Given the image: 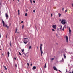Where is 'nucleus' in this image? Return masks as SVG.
Returning <instances> with one entry per match:
<instances>
[{
  "label": "nucleus",
  "instance_id": "obj_33",
  "mask_svg": "<svg viewBox=\"0 0 73 73\" xmlns=\"http://www.w3.org/2000/svg\"><path fill=\"white\" fill-rule=\"evenodd\" d=\"M30 65H31V66H32V64L31 63Z\"/></svg>",
  "mask_w": 73,
  "mask_h": 73
},
{
  "label": "nucleus",
  "instance_id": "obj_3",
  "mask_svg": "<svg viewBox=\"0 0 73 73\" xmlns=\"http://www.w3.org/2000/svg\"><path fill=\"white\" fill-rule=\"evenodd\" d=\"M53 68L54 70H56V71H58V70H57V68H56V67L55 66L53 67Z\"/></svg>",
  "mask_w": 73,
  "mask_h": 73
},
{
  "label": "nucleus",
  "instance_id": "obj_2",
  "mask_svg": "<svg viewBox=\"0 0 73 73\" xmlns=\"http://www.w3.org/2000/svg\"><path fill=\"white\" fill-rule=\"evenodd\" d=\"M24 43L25 44H27L28 42V39H28V38H24Z\"/></svg>",
  "mask_w": 73,
  "mask_h": 73
},
{
  "label": "nucleus",
  "instance_id": "obj_29",
  "mask_svg": "<svg viewBox=\"0 0 73 73\" xmlns=\"http://www.w3.org/2000/svg\"><path fill=\"white\" fill-rule=\"evenodd\" d=\"M35 27L36 28V29L37 30V31H38L37 29V27H36V26H35Z\"/></svg>",
  "mask_w": 73,
  "mask_h": 73
},
{
  "label": "nucleus",
  "instance_id": "obj_40",
  "mask_svg": "<svg viewBox=\"0 0 73 73\" xmlns=\"http://www.w3.org/2000/svg\"><path fill=\"white\" fill-rule=\"evenodd\" d=\"M64 8H62V11H64Z\"/></svg>",
  "mask_w": 73,
  "mask_h": 73
},
{
  "label": "nucleus",
  "instance_id": "obj_45",
  "mask_svg": "<svg viewBox=\"0 0 73 73\" xmlns=\"http://www.w3.org/2000/svg\"><path fill=\"white\" fill-rule=\"evenodd\" d=\"M69 73H73V71L71 73V72H69Z\"/></svg>",
  "mask_w": 73,
  "mask_h": 73
},
{
  "label": "nucleus",
  "instance_id": "obj_7",
  "mask_svg": "<svg viewBox=\"0 0 73 73\" xmlns=\"http://www.w3.org/2000/svg\"><path fill=\"white\" fill-rule=\"evenodd\" d=\"M65 21H66V20H65V19H63L62 20L61 23H63V22Z\"/></svg>",
  "mask_w": 73,
  "mask_h": 73
},
{
  "label": "nucleus",
  "instance_id": "obj_8",
  "mask_svg": "<svg viewBox=\"0 0 73 73\" xmlns=\"http://www.w3.org/2000/svg\"><path fill=\"white\" fill-rule=\"evenodd\" d=\"M71 34H72L71 33H69L68 34V36L69 37H70L71 36Z\"/></svg>",
  "mask_w": 73,
  "mask_h": 73
},
{
  "label": "nucleus",
  "instance_id": "obj_4",
  "mask_svg": "<svg viewBox=\"0 0 73 73\" xmlns=\"http://www.w3.org/2000/svg\"><path fill=\"white\" fill-rule=\"evenodd\" d=\"M66 41L67 42H68V36H66Z\"/></svg>",
  "mask_w": 73,
  "mask_h": 73
},
{
  "label": "nucleus",
  "instance_id": "obj_23",
  "mask_svg": "<svg viewBox=\"0 0 73 73\" xmlns=\"http://www.w3.org/2000/svg\"><path fill=\"white\" fill-rule=\"evenodd\" d=\"M22 52H24V50L23 49V50H21Z\"/></svg>",
  "mask_w": 73,
  "mask_h": 73
},
{
  "label": "nucleus",
  "instance_id": "obj_52",
  "mask_svg": "<svg viewBox=\"0 0 73 73\" xmlns=\"http://www.w3.org/2000/svg\"><path fill=\"white\" fill-rule=\"evenodd\" d=\"M1 14V11H0V15Z\"/></svg>",
  "mask_w": 73,
  "mask_h": 73
},
{
  "label": "nucleus",
  "instance_id": "obj_42",
  "mask_svg": "<svg viewBox=\"0 0 73 73\" xmlns=\"http://www.w3.org/2000/svg\"><path fill=\"white\" fill-rule=\"evenodd\" d=\"M59 72H60L61 73H62V72H61V71H60V70H59Z\"/></svg>",
  "mask_w": 73,
  "mask_h": 73
},
{
  "label": "nucleus",
  "instance_id": "obj_11",
  "mask_svg": "<svg viewBox=\"0 0 73 73\" xmlns=\"http://www.w3.org/2000/svg\"><path fill=\"white\" fill-rule=\"evenodd\" d=\"M10 54V53H9V52H7V54L8 56V57H9V54Z\"/></svg>",
  "mask_w": 73,
  "mask_h": 73
},
{
  "label": "nucleus",
  "instance_id": "obj_50",
  "mask_svg": "<svg viewBox=\"0 0 73 73\" xmlns=\"http://www.w3.org/2000/svg\"><path fill=\"white\" fill-rule=\"evenodd\" d=\"M6 38H7V35H6Z\"/></svg>",
  "mask_w": 73,
  "mask_h": 73
},
{
  "label": "nucleus",
  "instance_id": "obj_47",
  "mask_svg": "<svg viewBox=\"0 0 73 73\" xmlns=\"http://www.w3.org/2000/svg\"><path fill=\"white\" fill-rule=\"evenodd\" d=\"M21 23H23V21H22Z\"/></svg>",
  "mask_w": 73,
  "mask_h": 73
},
{
  "label": "nucleus",
  "instance_id": "obj_57",
  "mask_svg": "<svg viewBox=\"0 0 73 73\" xmlns=\"http://www.w3.org/2000/svg\"><path fill=\"white\" fill-rule=\"evenodd\" d=\"M1 5V3H0V5Z\"/></svg>",
  "mask_w": 73,
  "mask_h": 73
},
{
  "label": "nucleus",
  "instance_id": "obj_36",
  "mask_svg": "<svg viewBox=\"0 0 73 73\" xmlns=\"http://www.w3.org/2000/svg\"><path fill=\"white\" fill-rule=\"evenodd\" d=\"M33 3H36V2H35V1H33Z\"/></svg>",
  "mask_w": 73,
  "mask_h": 73
},
{
  "label": "nucleus",
  "instance_id": "obj_37",
  "mask_svg": "<svg viewBox=\"0 0 73 73\" xmlns=\"http://www.w3.org/2000/svg\"><path fill=\"white\" fill-rule=\"evenodd\" d=\"M15 67H16L17 66V64H15Z\"/></svg>",
  "mask_w": 73,
  "mask_h": 73
},
{
  "label": "nucleus",
  "instance_id": "obj_62",
  "mask_svg": "<svg viewBox=\"0 0 73 73\" xmlns=\"http://www.w3.org/2000/svg\"><path fill=\"white\" fill-rule=\"evenodd\" d=\"M8 1H9V0H8Z\"/></svg>",
  "mask_w": 73,
  "mask_h": 73
},
{
  "label": "nucleus",
  "instance_id": "obj_25",
  "mask_svg": "<svg viewBox=\"0 0 73 73\" xmlns=\"http://www.w3.org/2000/svg\"><path fill=\"white\" fill-rule=\"evenodd\" d=\"M30 2H31V4L32 3V0H30Z\"/></svg>",
  "mask_w": 73,
  "mask_h": 73
},
{
  "label": "nucleus",
  "instance_id": "obj_26",
  "mask_svg": "<svg viewBox=\"0 0 73 73\" xmlns=\"http://www.w3.org/2000/svg\"><path fill=\"white\" fill-rule=\"evenodd\" d=\"M62 26H61V27L60 28V29H62Z\"/></svg>",
  "mask_w": 73,
  "mask_h": 73
},
{
  "label": "nucleus",
  "instance_id": "obj_63",
  "mask_svg": "<svg viewBox=\"0 0 73 73\" xmlns=\"http://www.w3.org/2000/svg\"><path fill=\"white\" fill-rule=\"evenodd\" d=\"M1 73H3V72H1Z\"/></svg>",
  "mask_w": 73,
  "mask_h": 73
},
{
  "label": "nucleus",
  "instance_id": "obj_39",
  "mask_svg": "<svg viewBox=\"0 0 73 73\" xmlns=\"http://www.w3.org/2000/svg\"><path fill=\"white\" fill-rule=\"evenodd\" d=\"M14 60H16V57H14Z\"/></svg>",
  "mask_w": 73,
  "mask_h": 73
},
{
  "label": "nucleus",
  "instance_id": "obj_15",
  "mask_svg": "<svg viewBox=\"0 0 73 73\" xmlns=\"http://www.w3.org/2000/svg\"><path fill=\"white\" fill-rule=\"evenodd\" d=\"M69 33H71V30H70V27H69Z\"/></svg>",
  "mask_w": 73,
  "mask_h": 73
},
{
  "label": "nucleus",
  "instance_id": "obj_31",
  "mask_svg": "<svg viewBox=\"0 0 73 73\" xmlns=\"http://www.w3.org/2000/svg\"><path fill=\"white\" fill-rule=\"evenodd\" d=\"M25 16H27V13H25Z\"/></svg>",
  "mask_w": 73,
  "mask_h": 73
},
{
  "label": "nucleus",
  "instance_id": "obj_44",
  "mask_svg": "<svg viewBox=\"0 0 73 73\" xmlns=\"http://www.w3.org/2000/svg\"><path fill=\"white\" fill-rule=\"evenodd\" d=\"M27 65H28V66H29V63H27Z\"/></svg>",
  "mask_w": 73,
  "mask_h": 73
},
{
  "label": "nucleus",
  "instance_id": "obj_1",
  "mask_svg": "<svg viewBox=\"0 0 73 73\" xmlns=\"http://www.w3.org/2000/svg\"><path fill=\"white\" fill-rule=\"evenodd\" d=\"M42 44H40V48L41 52V56H42V54H43V51H42Z\"/></svg>",
  "mask_w": 73,
  "mask_h": 73
},
{
  "label": "nucleus",
  "instance_id": "obj_27",
  "mask_svg": "<svg viewBox=\"0 0 73 73\" xmlns=\"http://www.w3.org/2000/svg\"><path fill=\"white\" fill-rule=\"evenodd\" d=\"M31 46H30L29 47V49H31Z\"/></svg>",
  "mask_w": 73,
  "mask_h": 73
},
{
  "label": "nucleus",
  "instance_id": "obj_30",
  "mask_svg": "<svg viewBox=\"0 0 73 73\" xmlns=\"http://www.w3.org/2000/svg\"><path fill=\"white\" fill-rule=\"evenodd\" d=\"M67 11H68V10H66L65 11V12L66 13V12H67Z\"/></svg>",
  "mask_w": 73,
  "mask_h": 73
},
{
  "label": "nucleus",
  "instance_id": "obj_46",
  "mask_svg": "<svg viewBox=\"0 0 73 73\" xmlns=\"http://www.w3.org/2000/svg\"><path fill=\"white\" fill-rule=\"evenodd\" d=\"M61 21V19L59 20V21Z\"/></svg>",
  "mask_w": 73,
  "mask_h": 73
},
{
  "label": "nucleus",
  "instance_id": "obj_49",
  "mask_svg": "<svg viewBox=\"0 0 73 73\" xmlns=\"http://www.w3.org/2000/svg\"><path fill=\"white\" fill-rule=\"evenodd\" d=\"M18 0V1L19 3V2H20V0Z\"/></svg>",
  "mask_w": 73,
  "mask_h": 73
},
{
  "label": "nucleus",
  "instance_id": "obj_5",
  "mask_svg": "<svg viewBox=\"0 0 73 73\" xmlns=\"http://www.w3.org/2000/svg\"><path fill=\"white\" fill-rule=\"evenodd\" d=\"M56 25H53L52 26V27L54 29H56Z\"/></svg>",
  "mask_w": 73,
  "mask_h": 73
},
{
  "label": "nucleus",
  "instance_id": "obj_6",
  "mask_svg": "<svg viewBox=\"0 0 73 73\" xmlns=\"http://www.w3.org/2000/svg\"><path fill=\"white\" fill-rule=\"evenodd\" d=\"M2 23L3 24V25L4 27V26L5 25V23H4V21L3 20H2Z\"/></svg>",
  "mask_w": 73,
  "mask_h": 73
},
{
  "label": "nucleus",
  "instance_id": "obj_38",
  "mask_svg": "<svg viewBox=\"0 0 73 73\" xmlns=\"http://www.w3.org/2000/svg\"><path fill=\"white\" fill-rule=\"evenodd\" d=\"M52 31H55V30L53 29H52Z\"/></svg>",
  "mask_w": 73,
  "mask_h": 73
},
{
  "label": "nucleus",
  "instance_id": "obj_53",
  "mask_svg": "<svg viewBox=\"0 0 73 73\" xmlns=\"http://www.w3.org/2000/svg\"><path fill=\"white\" fill-rule=\"evenodd\" d=\"M30 44V43H28V45H29V44Z\"/></svg>",
  "mask_w": 73,
  "mask_h": 73
},
{
  "label": "nucleus",
  "instance_id": "obj_60",
  "mask_svg": "<svg viewBox=\"0 0 73 73\" xmlns=\"http://www.w3.org/2000/svg\"><path fill=\"white\" fill-rule=\"evenodd\" d=\"M37 49H38V47H37Z\"/></svg>",
  "mask_w": 73,
  "mask_h": 73
},
{
  "label": "nucleus",
  "instance_id": "obj_35",
  "mask_svg": "<svg viewBox=\"0 0 73 73\" xmlns=\"http://www.w3.org/2000/svg\"><path fill=\"white\" fill-rule=\"evenodd\" d=\"M62 31H64V27H63V29H62Z\"/></svg>",
  "mask_w": 73,
  "mask_h": 73
},
{
  "label": "nucleus",
  "instance_id": "obj_51",
  "mask_svg": "<svg viewBox=\"0 0 73 73\" xmlns=\"http://www.w3.org/2000/svg\"><path fill=\"white\" fill-rule=\"evenodd\" d=\"M0 38H1V35H0Z\"/></svg>",
  "mask_w": 73,
  "mask_h": 73
},
{
  "label": "nucleus",
  "instance_id": "obj_21",
  "mask_svg": "<svg viewBox=\"0 0 73 73\" xmlns=\"http://www.w3.org/2000/svg\"><path fill=\"white\" fill-rule=\"evenodd\" d=\"M19 53L20 56H22V54H21L20 52H19Z\"/></svg>",
  "mask_w": 73,
  "mask_h": 73
},
{
  "label": "nucleus",
  "instance_id": "obj_14",
  "mask_svg": "<svg viewBox=\"0 0 73 73\" xmlns=\"http://www.w3.org/2000/svg\"><path fill=\"white\" fill-rule=\"evenodd\" d=\"M18 15H20V10H18Z\"/></svg>",
  "mask_w": 73,
  "mask_h": 73
},
{
  "label": "nucleus",
  "instance_id": "obj_59",
  "mask_svg": "<svg viewBox=\"0 0 73 73\" xmlns=\"http://www.w3.org/2000/svg\"><path fill=\"white\" fill-rule=\"evenodd\" d=\"M25 56H26V54H25Z\"/></svg>",
  "mask_w": 73,
  "mask_h": 73
},
{
  "label": "nucleus",
  "instance_id": "obj_10",
  "mask_svg": "<svg viewBox=\"0 0 73 73\" xmlns=\"http://www.w3.org/2000/svg\"><path fill=\"white\" fill-rule=\"evenodd\" d=\"M3 67L5 69V70H7V67H6V66H5V65H4Z\"/></svg>",
  "mask_w": 73,
  "mask_h": 73
},
{
  "label": "nucleus",
  "instance_id": "obj_16",
  "mask_svg": "<svg viewBox=\"0 0 73 73\" xmlns=\"http://www.w3.org/2000/svg\"><path fill=\"white\" fill-rule=\"evenodd\" d=\"M5 26H6V28H7V29H8V28H9V26H7V25H6Z\"/></svg>",
  "mask_w": 73,
  "mask_h": 73
},
{
  "label": "nucleus",
  "instance_id": "obj_48",
  "mask_svg": "<svg viewBox=\"0 0 73 73\" xmlns=\"http://www.w3.org/2000/svg\"><path fill=\"white\" fill-rule=\"evenodd\" d=\"M66 72H67V69H66Z\"/></svg>",
  "mask_w": 73,
  "mask_h": 73
},
{
  "label": "nucleus",
  "instance_id": "obj_28",
  "mask_svg": "<svg viewBox=\"0 0 73 73\" xmlns=\"http://www.w3.org/2000/svg\"><path fill=\"white\" fill-rule=\"evenodd\" d=\"M53 60H54V58H52L51 60V61H53Z\"/></svg>",
  "mask_w": 73,
  "mask_h": 73
},
{
  "label": "nucleus",
  "instance_id": "obj_9",
  "mask_svg": "<svg viewBox=\"0 0 73 73\" xmlns=\"http://www.w3.org/2000/svg\"><path fill=\"white\" fill-rule=\"evenodd\" d=\"M36 69V66H33L32 68V69L34 70L35 69Z\"/></svg>",
  "mask_w": 73,
  "mask_h": 73
},
{
  "label": "nucleus",
  "instance_id": "obj_17",
  "mask_svg": "<svg viewBox=\"0 0 73 73\" xmlns=\"http://www.w3.org/2000/svg\"><path fill=\"white\" fill-rule=\"evenodd\" d=\"M44 68H46V64H45V65L44 66Z\"/></svg>",
  "mask_w": 73,
  "mask_h": 73
},
{
  "label": "nucleus",
  "instance_id": "obj_43",
  "mask_svg": "<svg viewBox=\"0 0 73 73\" xmlns=\"http://www.w3.org/2000/svg\"><path fill=\"white\" fill-rule=\"evenodd\" d=\"M53 16V14H51V16Z\"/></svg>",
  "mask_w": 73,
  "mask_h": 73
},
{
  "label": "nucleus",
  "instance_id": "obj_13",
  "mask_svg": "<svg viewBox=\"0 0 73 73\" xmlns=\"http://www.w3.org/2000/svg\"><path fill=\"white\" fill-rule=\"evenodd\" d=\"M5 15L6 17V18H8V14H6Z\"/></svg>",
  "mask_w": 73,
  "mask_h": 73
},
{
  "label": "nucleus",
  "instance_id": "obj_61",
  "mask_svg": "<svg viewBox=\"0 0 73 73\" xmlns=\"http://www.w3.org/2000/svg\"><path fill=\"white\" fill-rule=\"evenodd\" d=\"M13 1H14V0H13Z\"/></svg>",
  "mask_w": 73,
  "mask_h": 73
},
{
  "label": "nucleus",
  "instance_id": "obj_22",
  "mask_svg": "<svg viewBox=\"0 0 73 73\" xmlns=\"http://www.w3.org/2000/svg\"><path fill=\"white\" fill-rule=\"evenodd\" d=\"M10 45L11 47H12V44H11V42L10 43Z\"/></svg>",
  "mask_w": 73,
  "mask_h": 73
},
{
  "label": "nucleus",
  "instance_id": "obj_56",
  "mask_svg": "<svg viewBox=\"0 0 73 73\" xmlns=\"http://www.w3.org/2000/svg\"><path fill=\"white\" fill-rule=\"evenodd\" d=\"M9 25L10 26V25H11V24H9Z\"/></svg>",
  "mask_w": 73,
  "mask_h": 73
},
{
  "label": "nucleus",
  "instance_id": "obj_20",
  "mask_svg": "<svg viewBox=\"0 0 73 73\" xmlns=\"http://www.w3.org/2000/svg\"><path fill=\"white\" fill-rule=\"evenodd\" d=\"M63 56L64 57V58H66V56H65V54H63Z\"/></svg>",
  "mask_w": 73,
  "mask_h": 73
},
{
  "label": "nucleus",
  "instance_id": "obj_12",
  "mask_svg": "<svg viewBox=\"0 0 73 73\" xmlns=\"http://www.w3.org/2000/svg\"><path fill=\"white\" fill-rule=\"evenodd\" d=\"M17 28H16V30H15V33H17Z\"/></svg>",
  "mask_w": 73,
  "mask_h": 73
},
{
  "label": "nucleus",
  "instance_id": "obj_34",
  "mask_svg": "<svg viewBox=\"0 0 73 73\" xmlns=\"http://www.w3.org/2000/svg\"><path fill=\"white\" fill-rule=\"evenodd\" d=\"M33 12H35V10H34L33 11Z\"/></svg>",
  "mask_w": 73,
  "mask_h": 73
},
{
  "label": "nucleus",
  "instance_id": "obj_58",
  "mask_svg": "<svg viewBox=\"0 0 73 73\" xmlns=\"http://www.w3.org/2000/svg\"><path fill=\"white\" fill-rule=\"evenodd\" d=\"M56 44H57V45H58V44L57 43Z\"/></svg>",
  "mask_w": 73,
  "mask_h": 73
},
{
  "label": "nucleus",
  "instance_id": "obj_18",
  "mask_svg": "<svg viewBox=\"0 0 73 73\" xmlns=\"http://www.w3.org/2000/svg\"><path fill=\"white\" fill-rule=\"evenodd\" d=\"M65 23H66V22H65V21H64L62 23V24H63V25H64V24H65Z\"/></svg>",
  "mask_w": 73,
  "mask_h": 73
},
{
  "label": "nucleus",
  "instance_id": "obj_19",
  "mask_svg": "<svg viewBox=\"0 0 73 73\" xmlns=\"http://www.w3.org/2000/svg\"><path fill=\"white\" fill-rule=\"evenodd\" d=\"M24 25H22V29H24Z\"/></svg>",
  "mask_w": 73,
  "mask_h": 73
},
{
  "label": "nucleus",
  "instance_id": "obj_54",
  "mask_svg": "<svg viewBox=\"0 0 73 73\" xmlns=\"http://www.w3.org/2000/svg\"><path fill=\"white\" fill-rule=\"evenodd\" d=\"M2 56H4V54H2Z\"/></svg>",
  "mask_w": 73,
  "mask_h": 73
},
{
  "label": "nucleus",
  "instance_id": "obj_24",
  "mask_svg": "<svg viewBox=\"0 0 73 73\" xmlns=\"http://www.w3.org/2000/svg\"><path fill=\"white\" fill-rule=\"evenodd\" d=\"M62 62H64V59H63V58H62Z\"/></svg>",
  "mask_w": 73,
  "mask_h": 73
},
{
  "label": "nucleus",
  "instance_id": "obj_41",
  "mask_svg": "<svg viewBox=\"0 0 73 73\" xmlns=\"http://www.w3.org/2000/svg\"><path fill=\"white\" fill-rule=\"evenodd\" d=\"M26 12H28V9H26Z\"/></svg>",
  "mask_w": 73,
  "mask_h": 73
},
{
  "label": "nucleus",
  "instance_id": "obj_32",
  "mask_svg": "<svg viewBox=\"0 0 73 73\" xmlns=\"http://www.w3.org/2000/svg\"><path fill=\"white\" fill-rule=\"evenodd\" d=\"M61 14L60 13L59 14V17H60V16H61Z\"/></svg>",
  "mask_w": 73,
  "mask_h": 73
},
{
  "label": "nucleus",
  "instance_id": "obj_55",
  "mask_svg": "<svg viewBox=\"0 0 73 73\" xmlns=\"http://www.w3.org/2000/svg\"><path fill=\"white\" fill-rule=\"evenodd\" d=\"M9 73H11L10 72H9Z\"/></svg>",
  "mask_w": 73,
  "mask_h": 73
}]
</instances>
